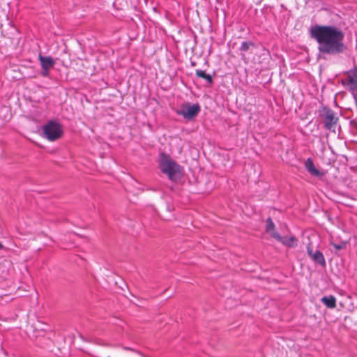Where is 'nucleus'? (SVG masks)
Returning a JSON list of instances; mask_svg holds the SVG:
<instances>
[{
	"instance_id": "nucleus-13",
	"label": "nucleus",
	"mask_w": 357,
	"mask_h": 357,
	"mask_svg": "<svg viewBox=\"0 0 357 357\" xmlns=\"http://www.w3.org/2000/svg\"><path fill=\"white\" fill-rule=\"evenodd\" d=\"M256 47V45L252 41H250V40L243 41L239 47V51L241 53L242 58L243 56H245V54H244L245 52H248L251 47Z\"/></svg>"
},
{
	"instance_id": "nucleus-2",
	"label": "nucleus",
	"mask_w": 357,
	"mask_h": 357,
	"mask_svg": "<svg viewBox=\"0 0 357 357\" xmlns=\"http://www.w3.org/2000/svg\"><path fill=\"white\" fill-rule=\"evenodd\" d=\"M160 169L162 173L167 174L168 178L172 181H177L181 178L183 167L165 153L160 155Z\"/></svg>"
},
{
	"instance_id": "nucleus-18",
	"label": "nucleus",
	"mask_w": 357,
	"mask_h": 357,
	"mask_svg": "<svg viewBox=\"0 0 357 357\" xmlns=\"http://www.w3.org/2000/svg\"><path fill=\"white\" fill-rule=\"evenodd\" d=\"M263 51H264V53L263 54L264 55H267V56H270V52L268 49H266V47H263Z\"/></svg>"
},
{
	"instance_id": "nucleus-17",
	"label": "nucleus",
	"mask_w": 357,
	"mask_h": 357,
	"mask_svg": "<svg viewBox=\"0 0 357 357\" xmlns=\"http://www.w3.org/2000/svg\"><path fill=\"white\" fill-rule=\"evenodd\" d=\"M350 125L356 128H357V120L352 119L350 121Z\"/></svg>"
},
{
	"instance_id": "nucleus-12",
	"label": "nucleus",
	"mask_w": 357,
	"mask_h": 357,
	"mask_svg": "<svg viewBox=\"0 0 357 357\" xmlns=\"http://www.w3.org/2000/svg\"><path fill=\"white\" fill-rule=\"evenodd\" d=\"M195 75L197 77L205 79L209 84H212L213 83V77L210 74L206 73L204 70L197 69L195 70Z\"/></svg>"
},
{
	"instance_id": "nucleus-8",
	"label": "nucleus",
	"mask_w": 357,
	"mask_h": 357,
	"mask_svg": "<svg viewBox=\"0 0 357 357\" xmlns=\"http://www.w3.org/2000/svg\"><path fill=\"white\" fill-rule=\"evenodd\" d=\"M271 237L280 242L288 248H296L297 246V239L294 236L288 238L287 236H281L277 231H273L271 233Z\"/></svg>"
},
{
	"instance_id": "nucleus-3",
	"label": "nucleus",
	"mask_w": 357,
	"mask_h": 357,
	"mask_svg": "<svg viewBox=\"0 0 357 357\" xmlns=\"http://www.w3.org/2000/svg\"><path fill=\"white\" fill-rule=\"evenodd\" d=\"M43 136L50 141H55L63 135L62 126L55 121H49L43 128Z\"/></svg>"
},
{
	"instance_id": "nucleus-1",
	"label": "nucleus",
	"mask_w": 357,
	"mask_h": 357,
	"mask_svg": "<svg viewBox=\"0 0 357 357\" xmlns=\"http://www.w3.org/2000/svg\"><path fill=\"white\" fill-rule=\"evenodd\" d=\"M310 37L318 44L320 58L327 59V56H340L347 50L344 43L345 33L339 27L333 25H315L310 29Z\"/></svg>"
},
{
	"instance_id": "nucleus-7",
	"label": "nucleus",
	"mask_w": 357,
	"mask_h": 357,
	"mask_svg": "<svg viewBox=\"0 0 357 357\" xmlns=\"http://www.w3.org/2000/svg\"><path fill=\"white\" fill-rule=\"evenodd\" d=\"M307 252L314 263L321 265L322 267L326 266V264L324 256L320 250H316L314 251L311 245H308L307 246Z\"/></svg>"
},
{
	"instance_id": "nucleus-10",
	"label": "nucleus",
	"mask_w": 357,
	"mask_h": 357,
	"mask_svg": "<svg viewBox=\"0 0 357 357\" xmlns=\"http://www.w3.org/2000/svg\"><path fill=\"white\" fill-rule=\"evenodd\" d=\"M305 167L306 170L312 176L321 178L324 175V173L317 169L311 158H307L305 162Z\"/></svg>"
},
{
	"instance_id": "nucleus-11",
	"label": "nucleus",
	"mask_w": 357,
	"mask_h": 357,
	"mask_svg": "<svg viewBox=\"0 0 357 357\" xmlns=\"http://www.w3.org/2000/svg\"><path fill=\"white\" fill-rule=\"evenodd\" d=\"M321 301L328 308L333 309L336 307V299L332 295L323 296Z\"/></svg>"
},
{
	"instance_id": "nucleus-14",
	"label": "nucleus",
	"mask_w": 357,
	"mask_h": 357,
	"mask_svg": "<svg viewBox=\"0 0 357 357\" xmlns=\"http://www.w3.org/2000/svg\"><path fill=\"white\" fill-rule=\"evenodd\" d=\"M266 231L268 233H271L275 231V224L272 220L271 218H268L266 221Z\"/></svg>"
},
{
	"instance_id": "nucleus-6",
	"label": "nucleus",
	"mask_w": 357,
	"mask_h": 357,
	"mask_svg": "<svg viewBox=\"0 0 357 357\" xmlns=\"http://www.w3.org/2000/svg\"><path fill=\"white\" fill-rule=\"evenodd\" d=\"M38 59L42 67L41 75L48 77L50 70L53 68L55 64L54 60L51 56H43L42 54H39Z\"/></svg>"
},
{
	"instance_id": "nucleus-19",
	"label": "nucleus",
	"mask_w": 357,
	"mask_h": 357,
	"mask_svg": "<svg viewBox=\"0 0 357 357\" xmlns=\"http://www.w3.org/2000/svg\"><path fill=\"white\" fill-rule=\"evenodd\" d=\"M97 344L102 345V346H105V347H111L112 346L111 344L103 343V342H97Z\"/></svg>"
},
{
	"instance_id": "nucleus-16",
	"label": "nucleus",
	"mask_w": 357,
	"mask_h": 357,
	"mask_svg": "<svg viewBox=\"0 0 357 357\" xmlns=\"http://www.w3.org/2000/svg\"><path fill=\"white\" fill-rule=\"evenodd\" d=\"M122 349L123 350H126V351H134V352H136V353H139V351H137L135 349L131 348V347H122Z\"/></svg>"
},
{
	"instance_id": "nucleus-9",
	"label": "nucleus",
	"mask_w": 357,
	"mask_h": 357,
	"mask_svg": "<svg viewBox=\"0 0 357 357\" xmlns=\"http://www.w3.org/2000/svg\"><path fill=\"white\" fill-rule=\"evenodd\" d=\"M347 80L350 84L349 91L351 92L352 95L357 93V68L356 67L354 69L349 70L347 71Z\"/></svg>"
},
{
	"instance_id": "nucleus-5",
	"label": "nucleus",
	"mask_w": 357,
	"mask_h": 357,
	"mask_svg": "<svg viewBox=\"0 0 357 357\" xmlns=\"http://www.w3.org/2000/svg\"><path fill=\"white\" fill-rule=\"evenodd\" d=\"M200 110L201 107L198 103L185 102L181 106L180 109L176 113L190 121L197 116Z\"/></svg>"
},
{
	"instance_id": "nucleus-15",
	"label": "nucleus",
	"mask_w": 357,
	"mask_h": 357,
	"mask_svg": "<svg viewBox=\"0 0 357 357\" xmlns=\"http://www.w3.org/2000/svg\"><path fill=\"white\" fill-rule=\"evenodd\" d=\"M336 250H340L344 248V243L341 244H333Z\"/></svg>"
},
{
	"instance_id": "nucleus-21",
	"label": "nucleus",
	"mask_w": 357,
	"mask_h": 357,
	"mask_svg": "<svg viewBox=\"0 0 357 357\" xmlns=\"http://www.w3.org/2000/svg\"><path fill=\"white\" fill-rule=\"evenodd\" d=\"M192 66H195V63L192 62Z\"/></svg>"
},
{
	"instance_id": "nucleus-20",
	"label": "nucleus",
	"mask_w": 357,
	"mask_h": 357,
	"mask_svg": "<svg viewBox=\"0 0 357 357\" xmlns=\"http://www.w3.org/2000/svg\"><path fill=\"white\" fill-rule=\"evenodd\" d=\"M4 249V246L0 242V250H3Z\"/></svg>"
},
{
	"instance_id": "nucleus-4",
	"label": "nucleus",
	"mask_w": 357,
	"mask_h": 357,
	"mask_svg": "<svg viewBox=\"0 0 357 357\" xmlns=\"http://www.w3.org/2000/svg\"><path fill=\"white\" fill-rule=\"evenodd\" d=\"M319 116L323 119L324 128L335 132L339 119L335 116L334 111L326 106H323L320 110Z\"/></svg>"
}]
</instances>
